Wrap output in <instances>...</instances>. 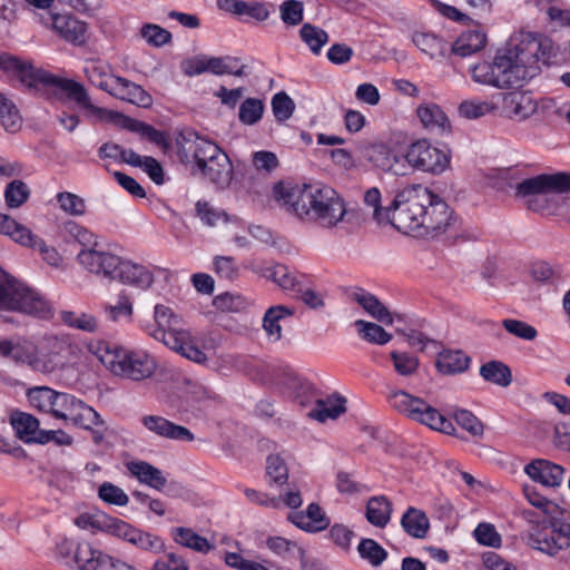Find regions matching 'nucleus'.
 I'll list each match as a JSON object with an SVG mask.
<instances>
[{"label": "nucleus", "instance_id": "f257e3e1", "mask_svg": "<svg viewBox=\"0 0 570 570\" xmlns=\"http://www.w3.org/2000/svg\"><path fill=\"white\" fill-rule=\"evenodd\" d=\"M557 57L552 40L538 33L522 36L519 43L503 55H497L493 61H482L470 68L472 79L481 85L495 88H519L535 77L540 63L551 65Z\"/></svg>", "mask_w": 570, "mask_h": 570}, {"label": "nucleus", "instance_id": "f03ea898", "mask_svg": "<svg viewBox=\"0 0 570 570\" xmlns=\"http://www.w3.org/2000/svg\"><path fill=\"white\" fill-rule=\"evenodd\" d=\"M395 228L404 234L436 237L456 225L450 206L422 185L403 188L395 196Z\"/></svg>", "mask_w": 570, "mask_h": 570}, {"label": "nucleus", "instance_id": "7ed1b4c3", "mask_svg": "<svg viewBox=\"0 0 570 570\" xmlns=\"http://www.w3.org/2000/svg\"><path fill=\"white\" fill-rule=\"evenodd\" d=\"M273 194L287 213L325 228L335 227L346 214L343 198L334 188L321 183L304 184L301 187L277 183Z\"/></svg>", "mask_w": 570, "mask_h": 570}, {"label": "nucleus", "instance_id": "20e7f679", "mask_svg": "<svg viewBox=\"0 0 570 570\" xmlns=\"http://www.w3.org/2000/svg\"><path fill=\"white\" fill-rule=\"evenodd\" d=\"M30 405L56 420L80 429L104 426L100 415L77 396L48 386H36L28 391Z\"/></svg>", "mask_w": 570, "mask_h": 570}, {"label": "nucleus", "instance_id": "39448f33", "mask_svg": "<svg viewBox=\"0 0 570 570\" xmlns=\"http://www.w3.org/2000/svg\"><path fill=\"white\" fill-rule=\"evenodd\" d=\"M95 355L111 374L132 382L151 379L158 367L155 356L139 347L100 342Z\"/></svg>", "mask_w": 570, "mask_h": 570}, {"label": "nucleus", "instance_id": "423d86ee", "mask_svg": "<svg viewBox=\"0 0 570 570\" xmlns=\"http://www.w3.org/2000/svg\"><path fill=\"white\" fill-rule=\"evenodd\" d=\"M0 311L17 312L40 320L53 315L51 303L0 267Z\"/></svg>", "mask_w": 570, "mask_h": 570}, {"label": "nucleus", "instance_id": "0eeeda50", "mask_svg": "<svg viewBox=\"0 0 570 570\" xmlns=\"http://www.w3.org/2000/svg\"><path fill=\"white\" fill-rule=\"evenodd\" d=\"M83 73L88 81L100 90L142 108L151 106V96L139 85L127 78L112 75L109 63L101 60L87 61Z\"/></svg>", "mask_w": 570, "mask_h": 570}, {"label": "nucleus", "instance_id": "6e6552de", "mask_svg": "<svg viewBox=\"0 0 570 570\" xmlns=\"http://www.w3.org/2000/svg\"><path fill=\"white\" fill-rule=\"evenodd\" d=\"M14 77L28 89H37L39 83L55 86L66 92L67 97L75 101L88 114L101 117L106 109L95 106L91 98L80 82L71 79L60 78L47 71L36 69L31 65L22 61Z\"/></svg>", "mask_w": 570, "mask_h": 570}, {"label": "nucleus", "instance_id": "1a4fd4ad", "mask_svg": "<svg viewBox=\"0 0 570 570\" xmlns=\"http://www.w3.org/2000/svg\"><path fill=\"white\" fill-rule=\"evenodd\" d=\"M81 348L68 336L47 335L38 344L37 372L52 374L65 371L79 360Z\"/></svg>", "mask_w": 570, "mask_h": 570}, {"label": "nucleus", "instance_id": "9d476101", "mask_svg": "<svg viewBox=\"0 0 570 570\" xmlns=\"http://www.w3.org/2000/svg\"><path fill=\"white\" fill-rule=\"evenodd\" d=\"M500 179L513 188L515 197H531L548 193H566V173L541 174L531 178H523L518 168H508L500 173Z\"/></svg>", "mask_w": 570, "mask_h": 570}, {"label": "nucleus", "instance_id": "9b49d317", "mask_svg": "<svg viewBox=\"0 0 570 570\" xmlns=\"http://www.w3.org/2000/svg\"><path fill=\"white\" fill-rule=\"evenodd\" d=\"M80 266L98 277L115 281L122 257L117 255L111 246L94 244L90 249H81L77 254Z\"/></svg>", "mask_w": 570, "mask_h": 570}, {"label": "nucleus", "instance_id": "f8f14e48", "mask_svg": "<svg viewBox=\"0 0 570 570\" xmlns=\"http://www.w3.org/2000/svg\"><path fill=\"white\" fill-rule=\"evenodd\" d=\"M102 527L106 532L150 553H160L165 550L163 539L156 534L137 529L124 520L105 517Z\"/></svg>", "mask_w": 570, "mask_h": 570}, {"label": "nucleus", "instance_id": "ddd939ff", "mask_svg": "<svg viewBox=\"0 0 570 570\" xmlns=\"http://www.w3.org/2000/svg\"><path fill=\"white\" fill-rule=\"evenodd\" d=\"M405 159L413 168L435 175L443 173L450 164L449 155L431 145L426 139L411 144Z\"/></svg>", "mask_w": 570, "mask_h": 570}, {"label": "nucleus", "instance_id": "4468645a", "mask_svg": "<svg viewBox=\"0 0 570 570\" xmlns=\"http://www.w3.org/2000/svg\"><path fill=\"white\" fill-rule=\"evenodd\" d=\"M176 145L178 158L186 165H194L197 161L204 163V157L216 150L215 142L193 130L181 131L176 139Z\"/></svg>", "mask_w": 570, "mask_h": 570}, {"label": "nucleus", "instance_id": "2eb2a0df", "mask_svg": "<svg viewBox=\"0 0 570 570\" xmlns=\"http://www.w3.org/2000/svg\"><path fill=\"white\" fill-rule=\"evenodd\" d=\"M141 424L149 432L163 439L179 442H191L195 439L193 432L186 426L176 424L159 415H145L141 417Z\"/></svg>", "mask_w": 570, "mask_h": 570}, {"label": "nucleus", "instance_id": "dca6fc26", "mask_svg": "<svg viewBox=\"0 0 570 570\" xmlns=\"http://www.w3.org/2000/svg\"><path fill=\"white\" fill-rule=\"evenodd\" d=\"M524 473L543 487L557 488L563 480L564 470L551 461L535 459L524 466Z\"/></svg>", "mask_w": 570, "mask_h": 570}, {"label": "nucleus", "instance_id": "f3484780", "mask_svg": "<svg viewBox=\"0 0 570 570\" xmlns=\"http://www.w3.org/2000/svg\"><path fill=\"white\" fill-rule=\"evenodd\" d=\"M503 111L512 118L527 119L537 110V102L529 92L510 91L499 94Z\"/></svg>", "mask_w": 570, "mask_h": 570}, {"label": "nucleus", "instance_id": "a211bd4d", "mask_svg": "<svg viewBox=\"0 0 570 570\" xmlns=\"http://www.w3.org/2000/svg\"><path fill=\"white\" fill-rule=\"evenodd\" d=\"M115 281L137 288L147 289L154 283V274L148 267L122 258Z\"/></svg>", "mask_w": 570, "mask_h": 570}, {"label": "nucleus", "instance_id": "6ab92c4d", "mask_svg": "<svg viewBox=\"0 0 570 570\" xmlns=\"http://www.w3.org/2000/svg\"><path fill=\"white\" fill-rule=\"evenodd\" d=\"M55 30L67 41L81 46L88 38V26L70 14L52 16Z\"/></svg>", "mask_w": 570, "mask_h": 570}, {"label": "nucleus", "instance_id": "aec40b11", "mask_svg": "<svg viewBox=\"0 0 570 570\" xmlns=\"http://www.w3.org/2000/svg\"><path fill=\"white\" fill-rule=\"evenodd\" d=\"M288 520L299 529L311 533L321 532L330 525V519L316 503L308 504L305 511L289 513Z\"/></svg>", "mask_w": 570, "mask_h": 570}, {"label": "nucleus", "instance_id": "412c9836", "mask_svg": "<svg viewBox=\"0 0 570 570\" xmlns=\"http://www.w3.org/2000/svg\"><path fill=\"white\" fill-rule=\"evenodd\" d=\"M10 423L19 440L24 443H37L43 429L39 420L30 413L14 411L10 415Z\"/></svg>", "mask_w": 570, "mask_h": 570}, {"label": "nucleus", "instance_id": "4be33fe9", "mask_svg": "<svg viewBox=\"0 0 570 570\" xmlns=\"http://www.w3.org/2000/svg\"><path fill=\"white\" fill-rule=\"evenodd\" d=\"M346 400L337 393L327 395L325 399H316L315 407L308 413V416L320 422L335 420L346 412Z\"/></svg>", "mask_w": 570, "mask_h": 570}, {"label": "nucleus", "instance_id": "5701e85b", "mask_svg": "<svg viewBox=\"0 0 570 570\" xmlns=\"http://www.w3.org/2000/svg\"><path fill=\"white\" fill-rule=\"evenodd\" d=\"M412 41L430 59L443 58L450 52L448 41L432 32H414Z\"/></svg>", "mask_w": 570, "mask_h": 570}, {"label": "nucleus", "instance_id": "b1692460", "mask_svg": "<svg viewBox=\"0 0 570 570\" xmlns=\"http://www.w3.org/2000/svg\"><path fill=\"white\" fill-rule=\"evenodd\" d=\"M386 401L391 409L411 420H414L420 406L423 405L422 397L397 389L391 390L387 393Z\"/></svg>", "mask_w": 570, "mask_h": 570}, {"label": "nucleus", "instance_id": "393cba45", "mask_svg": "<svg viewBox=\"0 0 570 570\" xmlns=\"http://www.w3.org/2000/svg\"><path fill=\"white\" fill-rule=\"evenodd\" d=\"M296 309L286 305H274L271 306L264 314L263 328L267 336L273 341H279L282 338V325L281 323L285 320L294 316Z\"/></svg>", "mask_w": 570, "mask_h": 570}, {"label": "nucleus", "instance_id": "a878e982", "mask_svg": "<svg viewBox=\"0 0 570 570\" xmlns=\"http://www.w3.org/2000/svg\"><path fill=\"white\" fill-rule=\"evenodd\" d=\"M199 174L210 183L225 187L230 183L233 166L228 156L222 151Z\"/></svg>", "mask_w": 570, "mask_h": 570}, {"label": "nucleus", "instance_id": "bb28decb", "mask_svg": "<svg viewBox=\"0 0 570 570\" xmlns=\"http://www.w3.org/2000/svg\"><path fill=\"white\" fill-rule=\"evenodd\" d=\"M417 412L419 413L415 415L414 421L425 424L429 428L444 434H455L456 429L452 421L442 415L435 407L428 404L424 400L423 405L420 406Z\"/></svg>", "mask_w": 570, "mask_h": 570}, {"label": "nucleus", "instance_id": "cd10ccee", "mask_svg": "<svg viewBox=\"0 0 570 570\" xmlns=\"http://www.w3.org/2000/svg\"><path fill=\"white\" fill-rule=\"evenodd\" d=\"M417 117L430 131L443 132L450 128V120L436 104H423L417 107Z\"/></svg>", "mask_w": 570, "mask_h": 570}, {"label": "nucleus", "instance_id": "c85d7f7f", "mask_svg": "<svg viewBox=\"0 0 570 570\" xmlns=\"http://www.w3.org/2000/svg\"><path fill=\"white\" fill-rule=\"evenodd\" d=\"M129 472L136 476L139 482L147 484L156 490H161L166 485V478L161 470L145 461H132L127 463Z\"/></svg>", "mask_w": 570, "mask_h": 570}, {"label": "nucleus", "instance_id": "c756f323", "mask_svg": "<svg viewBox=\"0 0 570 570\" xmlns=\"http://www.w3.org/2000/svg\"><path fill=\"white\" fill-rule=\"evenodd\" d=\"M392 503L385 495H375L366 503V520L374 527L383 529L391 520Z\"/></svg>", "mask_w": 570, "mask_h": 570}, {"label": "nucleus", "instance_id": "7c9ffc66", "mask_svg": "<svg viewBox=\"0 0 570 570\" xmlns=\"http://www.w3.org/2000/svg\"><path fill=\"white\" fill-rule=\"evenodd\" d=\"M352 298L379 322L387 325L393 323V318L389 309L373 294L362 288H357L352 293Z\"/></svg>", "mask_w": 570, "mask_h": 570}, {"label": "nucleus", "instance_id": "2f4dec72", "mask_svg": "<svg viewBox=\"0 0 570 570\" xmlns=\"http://www.w3.org/2000/svg\"><path fill=\"white\" fill-rule=\"evenodd\" d=\"M364 204L368 207L373 208V219L382 225V224H391L395 228L394 222V213L396 209L395 198L387 207L381 206V191L376 187L368 188L364 193Z\"/></svg>", "mask_w": 570, "mask_h": 570}, {"label": "nucleus", "instance_id": "473e14b6", "mask_svg": "<svg viewBox=\"0 0 570 570\" xmlns=\"http://www.w3.org/2000/svg\"><path fill=\"white\" fill-rule=\"evenodd\" d=\"M401 525L412 538L423 539L430 529V521L424 511L410 507L401 518Z\"/></svg>", "mask_w": 570, "mask_h": 570}, {"label": "nucleus", "instance_id": "72a5a7b5", "mask_svg": "<svg viewBox=\"0 0 570 570\" xmlns=\"http://www.w3.org/2000/svg\"><path fill=\"white\" fill-rule=\"evenodd\" d=\"M487 37L478 30L466 31L450 46V51L460 57H468L480 51L485 45Z\"/></svg>", "mask_w": 570, "mask_h": 570}, {"label": "nucleus", "instance_id": "f704fd0d", "mask_svg": "<svg viewBox=\"0 0 570 570\" xmlns=\"http://www.w3.org/2000/svg\"><path fill=\"white\" fill-rule=\"evenodd\" d=\"M107 557L92 548L89 542H79L73 549V562L79 570H100V560Z\"/></svg>", "mask_w": 570, "mask_h": 570}, {"label": "nucleus", "instance_id": "c9c22d12", "mask_svg": "<svg viewBox=\"0 0 570 570\" xmlns=\"http://www.w3.org/2000/svg\"><path fill=\"white\" fill-rule=\"evenodd\" d=\"M527 542L531 548L551 557L568 549L570 544L566 538H558L556 534L543 537L539 531L530 532Z\"/></svg>", "mask_w": 570, "mask_h": 570}, {"label": "nucleus", "instance_id": "e433bc0d", "mask_svg": "<svg viewBox=\"0 0 570 570\" xmlns=\"http://www.w3.org/2000/svg\"><path fill=\"white\" fill-rule=\"evenodd\" d=\"M11 358L17 364L27 365L29 368L37 372L38 344L27 338H17L13 344Z\"/></svg>", "mask_w": 570, "mask_h": 570}, {"label": "nucleus", "instance_id": "4c0bfd02", "mask_svg": "<svg viewBox=\"0 0 570 570\" xmlns=\"http://www.w3.org/2000/svg\"><path fill=\"white\" fill-rule=\"evenodd\" d=\"M469 362V356L462 351H445L440 353L436 367L443 374H455L464 372Z\"/></svg>", "mask_w": 570, "mask_h": 570}, {"label": "nucleus", "instance_id": "58836bf2", "mask_svg": "<svg viewBox=\"0 0 570 570\" xmlns=\"http://www.w3.org/2000/svg\"><path fill=\"white\" fill-rule=\"evenodd\" d=\"M150 335L157 340L163 342L170 350L181 353L185 345L188 343L190 338V333L185 330H175L173 326L170 328H155L150 332Z\"/></svg>", "mask_w": 570, "mask_h": 570}, {"label": "nucleus", "instance_id": "ea45409f", "mask_svg": "<svg viewBox=\"0 0 570 570\" xmlns=\"http://www.w3.org/2000/svg\"><path fill=\"white\" fill-rule=\"evenodd\" d=\"M60 320L69 327L87 333H95L99 327L98 318L89 313L62 311Z\"/></svg>", "mask_w": 570, "mask_h": 570}, {"label": "nucleus", "instance_id": "a19ab883", "mask_svg": "<svg viewBox=\"0 0 570 570\" xmlns=\"http://www.w3.org/2000/svg\"><path fill=\"white\" fill-rule=\"evenodd\" d=\"M480 375L488 382L499 386H508L512 382L511 370L500 361H490L480 367Z\"/></svg>", "mask_w": 570, "mask_h": 570}, {"label": "nucleus", "instance_id": "79ce46f5", "mask_svg": "<svg viewBox=\"0 0 570 570\" xmlns=\"http://www.w3.org/2000/svg\"><path fill=\"white\" fill-rule=\"evenodd\" d=\"M173 538L175 542L197 552L206 553L212 549V544L206 538L200 537L189 528H175L173 530Z\"/></svg>", "mask_w": 570, "mask_h": 570}, {"label": "nucleus", "instance_id": "37998d69", "mask_svg": "<svg viewBox=\"0 0 570 570\" xmlns=\"http://www.w3.org/2000/svg\"><path fill=\"white\" fill-rule=\"evenodd\" d=\"M299 37L314 55H320L328 41L327 32L314 24L304 23L299 29Z\"/></svg>", "mask_w": 570, "mask_h": 570}, {"label": "nucleus", "instance_id": "c03bdc74", "mask_svg": "<svg viewBox=\"0 0 570 570\" xmlns=\"http://www.w3.org/2000/svg\"><path fill=\"white\" fill-rule=\"evenodd\" d=\"M367 158L372 164L385 171L393 170L394 164L397 161L396 156L384 142L372 144L367 148Z\"/></svg>", "mask_w": 570, "mask_h": 570}, {"label": "nucleus", "instance_id": "a18cd8bd", "mask_svg": "<svg viewBox=\"0 0 570 570\" xmlns=\"http://www.w3.org/2000/svg\"><path fill=\"white\" fill-rule=\"evenodd\" d=\"M30 229L14 220L9 215L0 213V234L10 237L13 242L22 245L30 242Z\"/></svg>", "mask_w": 570, "mask_h": 570}, {"label": "nucleus", "instance_id": "49530a36", "mask_svg": "<svg viewBox=\"0 0 570 570\" xmlns=\"http://www.w3.org/2000/svg\"><path fill=\"white\" fill-rule=\"evenodd\" d=\"M354 325L357 328L358 335L368 343L384 345L392 338L391 334L375 323L357 320Z\"/></svg>", "mask_w": 570, "mask_h": 570}, {"label": "nucleus", "instance_id": "de8ad7c7", "mask_svg": "<svg viewBox=\"0 0 570 570\" xmlns=\"http://www.w3.org/2000/svg\"><path fill=\"white\" fill-rule=\"evenodd\" d=\"M0 122L2 127L10 132H16L21 128L22 118L16 105L7 97L0 94Z\"/></svg>", "mask_w": 570, "mask_h": 570}, {"label": "nucleus", "instance_id": "09e8293b", "mask_svg": "<svg viewBox=\"0 0 570 570\" xmlns=\"http://www.w3.org/2000/svg\"><path fill=\"white\" fill-rule=\"evenodd\" d=\"M264 276L277 284L282 289H296L299 285V282L296 277L289 272V269L282 264H275L271 267H267L264 272Z\"/></svg>", "mask_w": 570, "mask_h": 570}, {"label": "nucleus", "instance_id": "8fccbe9b", "mask_svg": "<svg viewBox=\"0 0 570 570\" xmlns=\"http://www.w3.org/2000/svg\"><path fill=\"white\" fill-rule=\"evenodd\" d=\"M57 202L60 209L70 216H83L87 212L86 200L73 193H58Z\"/></svg>", "mask_w": 570, "mask_h": 570}, {"label": "nucleus", "instance_id": "3c124183", "mask_svg": "<svg viewBox=\"0 0 570 570\" xmlns=\"http://www.w3.org/2000/svg\"><path fill=\"white\" fill-rule=\"evenodd\" d=\"M357 552L373 567L381 566L387 557V552L373 539H362L357 546Z\"/></svg>", "mask_w": 570, "mask_h": 570}, {"label": "nucleus", "instance_id": "603ef678", "mask_svg": "<svg viewBox=\"0 0 570 570\" xmlns=\"http://www.w3.org/2000/svg\"><path fill=\"white\" fill-rule=\"evenodd\" d=\"M498 108L493 101L464 100L459 106V114L466 119H478Z\"/></svg>", "mask_w": 570, "mask_h": 570}, {"label": "nucleus", "instance_id": "864d4df0", "mask_svg": "<svg viewBox=\"0 0 570 570\" xmlns=\"http://www.w3.org/2000/svg\"><path fill=\"white\" fill-rule=\"evenodd\" d=\"M30 190L22 180H12L4 190L6 204L9 208H18L22 206L29 198Z\"/></svg>", "mask_w": 570, "mask_h": 570}, {"label": "nucleus", "instance_id": "5fc2aeb1", "mask_svg": "<svg viewBox=\"0 0 570 570\" xmlns=\"http://www.w3.org/2000/svg\"><path fill=\"white\" fill-rule=\"evenodd\" d=\"M140 37L146 40L149 46L159 48L171 41V33L165 28L155 23H145L140 28Z\"/></svg>", "mask_w": 570, "mask_h": 570}, {"label": "nucleus", "instance_id": "6e6d98bb", "mask_svg": "<svg viewBox=\"0 0 570 570\" xmlns=\"http://www.w3.org/2000/svg\"><path fill=\"white\" fill-rule=\"evenodd\" d=\"M453 417L455 422L472 436L479 438L484 433L483 423L469 410H455Z\"/></svg>", "mask_w": 570, "mask_h": 570}, {"label": "nucleus", "instance_id": "4d7b16f0", "mask_svg": "<svg viewBox=\"0 0 570 570\" xmlns=\"http://www.w3.org/2000/svg\"><path fill=\"white\" fill-rule=\"evenodd\" d=\"M391 360L395 372L402 376H412L416 373L420 365L419 358L416 356L404 352H391Z\"/></svg>", "mask_w": 570, "mask_h": 570}, {"label": "nucleus", "instance_id": "13d9d810", "mask_svg": "<svg viewBox=\"0 0 570 570\" xmlns=\"http://www.w3.org/2000/svg\"><path fill=\"white\" fill-rule=\"evenodd\" d=\"M264 105L263 101L256 98L245 99L239 107V120L244 125H254L263 116Z\"/></svg>", "mask_w": 570, "mask_h": 570}, {"label": "nucleus", "instance_id": "bf43d9fd", "mask_svg": "<svg viewBox=\"0 0 570 570\" xmlns=\"http://www.w3.org/2000/svg\"><path fill=\"white\" fill-rule=\"evenodd\" d=\"M266 544L269 550L275 552L276 554L285 557L286 554H291V557L304 558V549L298 547L295 542L289 541L282 537H272L268 538Z\"/></svg>", "mask_w": 570, "mask_h": 570}, {"label": "nucleus", "instance_id": "052dcab7", "mask_svg": "<svg viewBox=\"0 0 570 570\" xmlns=\"http://www.w3.org/2000/svg\"><path fill=\"white\" fill-rule=\"evenodd\" d=\"M502 326L511 335L524 341H533L538 335L537 330L532 325L520 320L504 318Z\"/></svg>", "mask_w": 570, "mask_h": 570}, {"label": "nucleus", "instance_id": "680f3d73", "mask_svg": "<svg viewBox=\"0 0 570 570\" xmlns=\"http://www.w3.org/2000/svg\"><path fill=\"white\" fill-rule=\"evenodd\" d=\"M272 109L278 121H285L292 117L295 104L286 92L281 91L273 97Z\"/></svg>", "mask_w": 570, "mask_h": 570}, {"label": "nucleus", "instance_id": "e2e57ef3", "mask_svg": "<svg viewBox=\"0 0 570 570\" xmlns=\"http://www.w3.org/2000/svg\"><path fill=\"white\" fill-rule=\"evenodd\" d=\"M281 19L287 26H297L303 21L304 4L298 0H286L281 7Z\"/></svg>", "mask_w": 570, "mask_h": 570}, {"label": "nucleus", "instance_id": "0e129e2a", "mask_svg": "<svg viewBox=\"0 0 570 570\" xmlns=\"http://www.w3.org/2000/svg\"><path fill=\"white\" fill-rule=\"evenodd\" d=\"M30 242L23 243L22 246H28L32 249L39 250L42 258L51 266H58L61 262V256L56 248L48 246L43 239L30 232Z\"/></svg>", "mask_w": 570, "mask_h": 570}, {"label": "nucleus", "instance_id": "69168bd1", "mask_svg": "<svg viewBox=\"0 0 570 570\" xmlns=\"http://www.w3.org/2000/svg\"><path fill=\"white\" fill-rule=\"evenodd\" d=\"M98 497L106 503L124 507L128 503L129 498L125 491L110 483L104 482L98 489Z\"/></svg>", "mask_w": 570, "mask_h": 570}, {"label": "nucleus", "instance_id": "338daca9", "mask_svg": "<svg viewBox=\"0 0 570 570\" xmlns=\"http://www.w3.org/2000/svg\"><path fill=\"white\" fill-rule=\"evenodd\" d=\"M475 540L487 547L499 548L501 546V535L491 523H480L475 528L474 532Z\"/></svg>", "mask_w": 570, "mask_h": 570}, {"label": "nucleus", "instance_id": "774afa93", "mask_svg": "<svg viewBox=\"0 0 570 570\" xmlns=\"http://www.w3.org/2000/svg\"><path fill=\"white\" fill-rule=\"evenodd\" d=\"M266 473L271 481L276 484H284L288 479V469L279 455L267 458Z\"/></svg>", "mask_w": 570, "mask_h": 570}]
</instances>
